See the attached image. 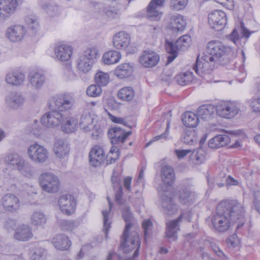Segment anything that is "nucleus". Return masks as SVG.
I'll list each match as a JSON object with an SVG mask.
<instances>
[{"label": "nucleus", "mask_w": 260, "mask_h": 260, "mask_svg": "<svg viewBox=\"0 0 260 260\" xmlns=\"http://www.w3.org/2000/svg\"><path fill=\"white\" fill-rule=\"evenodd\" d=\"M190 37L188 35H184L180 37L174 44L168 41L166 42V49L169 54L168 57L167 63H170L177 56L179 50H185L190 46Z\"/></svg>", "instance_id": "obj_4"}, {"label": "nucleus", "mask_w": 260, "mask_h": 260, "mask_svg": "<svg viewBox=\"0 0 260 260\" xmlns=\"http://www.w3.org/2000/svg\"><path fill=\"white\" fill-rule=\"evenodd\" d=\"M54 53L58 60L64 61L68 60L71 58L73 49L70 46L61 44L55 47Z\"/></svg>", "instance_id": "obj_24"}, {"label": "nucleus", "mask_w": 260, "mask_h": 260, "mask_svg": "<svg viewBox=\"0 0 260 260\" xmlns=\"http://www.w3.org/2000/svg\"><path fill=\"white\" fill-rule=\"evenodd\" d=\"M58 204L61 212L69 215L74 212L76 201L72 195L63 194L58 200Z\"/></svg>", "instance_id": "obj_16"}, {"label": "nucleus", "mask_w": 260, "mask_h": 260, "mask_svg": "<svg viewBox=\"0 0 260 260\" xmlns=\"http://www.w3.org/2000/svg\"><path fill=\"white\" fill-rule=\"evenodd\" d=\"M197 137L195 130L186 129L182 138L183 143L186 144H191L197 142Z\"/></svg>", "instance_id": "obj_47"}, {"label": "nucleus", "mask_w": 260, "mask_h": 260, "mask_svg": "<svg viewBox=\"0 0 260 260\" xmlns=\"http://www.w3.org/2000/svg\"><path fill=\"white\" fill-rule=\"evenodd\" d=\"M39 4L50 16H54L58 13V7L46 2V0H39Z\"/></svg>", "instance_id": "obj_44"}, {"label": "nucleus", "mask_w": 260, "mask_h": 260, "mask_svg": "<svg viewBox=\"0 0 260 260\" xmlns=\"http://www.w3.org/2000/svg\"><path fill=\"white\" fill-rule=\"evenodd\" d=\"M94 79L98 85L104 86L109 82V75L107 73L99 71L95 74Z\"/></svg>", "instance_id": "obj_46"}, {"label": "nucleus", "mask_w": 260, "mask_h": 260, "mask_svg": "<svg viewBox=\"0 0 260 260\" xmlns=\"http://www.w3.org/2000/svg\"><path fill=\"white\" fill-rule=\"evenodd\" d=\"M63 121V116L57 111L49 112L42 116L41 123L47 127H53L58 125Z\"/></svg>", "instance_id": "obj_13"}, {"label": "nucleus", "mask_w": 260, "mask_h": 260, "mask_svg": "<svg viewBox=\"0 0 260 260\" xmlns=\"http://www.w3.org/2000/svg\"><path fill=\"white\" fill-rule=\"evenodd\" d=\"M47 252L38 243L30 244L28 255L31 260H44L46 258Z\"/></svg>", "instance_id": "obj_23"}, {"label": "nucleus", "mask_w": 260, "mask_h": 260, "mask_svg": "<svg viewBox=\"0 0 260 260\" xmlns=\"http://www.w3.org/2000/svg\"><path fill=\"white\" fill-rule=\"evenodd\" d=\"M3 203L4 207L8 211H12L14 206L16 204V199L15 195L7 194L3 197Z\"/></svg>", "instance_id": "obj_45"}, {"label": "nucleus", "mask_w": 260, "mask_h": 260, "mask_svg": "<svg viewBox=\"0 0 260 260\" xmlns=\"http://www.w3.org/2000/svg\"><path fill=\"white\" fill-rule=\"evenodd\" d=\"M96 121L89 113L82 115L79 122V126L85 132H88L91 129H95V133H92V136L96 138L101 134V128L96 126Z\"/></svg>", "instance_id": "obj_11"}, {"label": "nucleus", "mask_w": 260, "mask_h": 260, "mask_svg": "<svg viewBox=\"0 0 260 260\" xmlns=\"http://www.w3.org/2000/svg\"><path fill=\"white\" fill-rule=\"evenodd\" d=\"M25 21L30 29L32 30H37L39 28V24L36 16H28L25 17Z\"/></svg>", "instance_id": "obj_52"}, {"label": "nucleus", "mask_w": 260, "mask_h": 260, "mask_svg": "<svg viewBox=\"0 0 260 260\" xmlns=\"http://www.w3.org/2000/svg\"><path fill=\"white\" fill-rule=\"evenodd\" d=\"M105 158L103 149L99 146H94L89 153L90 164L94 167L100 166Z\"/></svg>", "instance_id": "obj_20"}, {"label": "nucleus", "mask_w": 260, "mask_h": 260, "mask_svg": "<svg viewBox=\"0 0 260 260\" xmlns=\"http://www.w3.org/2000/svg\"><path fill=\"white\" fill-rule=\"evenodd\" d=\"M111 182L113 184V187L114 190H116L117 188L122 187L120 182L121 178L118 175V173H116L115 170L113 171V175L111 177Z\"/></svg>", "instance_id": "obj_59"}, {"label": "nucleus", "mask_w": 260, "mask_h": 260, "mask_svg": "<svg viewBox=\"0 0 260 260\" xmlns=\"http://www.w3.org/2000/svg\"><path fill=\"white\" fill-rule=\"evenodd\" d=\"M78 120L75 117L67 118L61 125L62 131L67 133H73L77 127Z\"/></svg>", "instance_id": "obj_38"}, {"label": "nucleus", "mask_w": 260, "mask_h": 260, "mask_svg": "<svg viewBox=\"0 0 260 260\" xmlns=\"http://www.w3.org/2000/svg\"><path fill=\"white\" fill-rule=\"evenodd\" d=\"M174 78V76L171 71H164L161 75L162 81L166 82L168 84H170Z\"/></svg>", "instance_id": "obj_62"}, {"label": "nucleus", "mask_w": 260, "mask_h": 260, "mask_svg": "<svg viewBox=\"0 0 260 260\" xmlns=\"http://www.w3.org/2000/svg\"><path fill=\"white\" fill-rule=\"evenodd\" d=\"M124 130L118 127H114L108 131V136L112 139V138H116L117 136L120 137L121 135L125 134Z\"/></svg>", "instance_id": "obj_56"}, {"label": "nucleus", "mask_w": 260, "mask_h": 260, "mask_svg": "<svg viewBox=\"0 0 260 260\" xmlns=\"http://www.w3.org/2000/svg\"><path fill=\"white\" fill-rule=\"evenodd\" d=\"M183 214H181L175 220L166 223V237L170 241H175L177 239V233L179 230V223L182 221Z\"/></svg>", "instance_id": "obj_18"}, {"label": "nucleus", "mask_w": 260, "mask_h": 260, "mask_svg": "<svg viewBox=\"0 0 260 260\" xmlns=\"http://www.w3.org/2000/svg\"><path fill=\"white\" fill-rule=\"evenodd\" d=\"M6 81L10 85H15L16 82V72L13 71L7 74Z\"/></svg>", "instance_id": "obj_60"}, {"label": "nucleus", "mask_w": 260, "mask_h": 260, "mask_svg": "<svg viewBox=\"0 0 260 260\" xmlns=\"http://www.w3.org/2000/svg\"><path fill=\"white\" fill-rule=\"evenodd\" d=\"M230 143V138L226 134L217 135L209 142V147L212 149H218L225 146Z\"/></svg>", "instance_id": "obj_29"}, {"label": "nucleus", "mask_w": 260, "mask_h": 260, "mask_svg": "<svg viewBox=\"0 0 260 260\" xmlns=\"http://www.w3.org/2000/svg\"><path fill=\"white\" fill-rule=\"evenodd\" d=\"M121 58L120 53L114 50L108 51L104 54L102 59L104 62L107 64H112L119 61Z\"/></svg>", "instance_id": "obj_37"}, {"label": "nucleus", "mask_w": 260, "mask_h": 260, "mask_svg": "<svg viewBox=\"0 0 260 260\" xmlns=\"http://www.w3.org/2000/svg\"><path fill=\"white\" fill-rule=\"evenodd\" d=\"M47 218L45 215L39 211L34 212L31 215V223L35 226H41L45 224Z\"/></svg>", "instance_id": "obj_42"}, {"label": "nucleus", "mask_w": 260, "mask_h": 260, "mask_svg": "<svg viewBox=\"0 0 260 260\" xmlns=\"http://www.w3.org/2000/svg\"><path fill=\"white\" fill-rule=\"evenodd\" d=\"M132 132L131 131L126 132L125 134L121 135L120 137H117L116 138H112L111 139V143L113 144H116L118 143H123L125 139L128 137Z\"/></svg>", "instance_id": "obj_63"}, {"label": "nucleus", "mask_w": 260, "mask_h": 260, "mask_svg": "<svg viewBox=\"0 0 260 260\" xmlns=\"http://www.w3.org/2000/svg\"><path fill=\"white\" fill-rule=\"evenodd\" d=\"M216 112V108L212 105H203L200 106L197 110L199 118L205 120L211 119Z\"/></svg>", "instance_id": "obj_26"}, {"label": "nucleus", "mask_w": 260, "mask_h": 260, "mask_svg": "<svg viewBox=\"0 0 260 260\" xmlns=\"http://www.w3.org/2000/svg\"><path fill=\"white\" fill-rule=\"evenodd\" d=\"M80 56L93 63L99 56V52L95 47H89L84 50Z\"/></svg>", "instance_id": "obj_40"}, {"label": "nucleus", "mask_w": 260, "mask_h": 260, "mask_svg": "<svg viewBox=\"0 0 260 260\" xmlns=\"http://www.w3.org/2000/svg\"><path fill=\"white\" fill-rule=\"evenodd\" d=\"M176 78L179 84L184 86L191 82L193 76L191 72H187L177 75Z\"/></svg>", "instance_id": "obj_48"}, {"label": "nucleus", "mask_w": 260, "mask_h": 260, "mask_svg": "<svg viewBox=\"0 0 260 260\" xmlns=\"http://www.w3.org/2000/svg\"><path fill=\"white\" fill-rule=\"evenodd\" d=\"M231 219L225 213L222 206L219 204L217 206L216 212L212 216V224L214 228L219 232L226 231L230 226Z\"/></svg>", "instance_id": "obj_5"}, {"label": "nucleus", "mask_w": 260, "mask_h": 260, "mask_svg": "<svg viewBox=\"0 0 260 260\" xmlns=\"http://www.w3.org/2000/svg\"><path fill=\"white\" fill-rule=\"evenodd\" d=\"M39 183L43 190L49 193L56 192L59 187L60 182L57 176L52 173L45 172L40 175Z\"/></svg>", "instance_id": "obj_6"}, {"label": "nucleus", "mask_w": 260, "mask_h": 260, "mask_svg": "<svg viewBox=\"0 0 260 260\" xmlns=\"http://www.w3.org/2000/svg\"><path fill=\"white\" fill-rule=\"evenodd\" d=\"M7 37L12 42L16 41V25L15 24L9 26L6 31Z\"/></svg>", "instance_id": "obj_54"}, {"label": "nucleus", "mask_w": 260, "mask_h": 260, "mask_svg": "<svg viewBox=\"0 0 260 260\" xmlns=\"http://www.w3.org/2000/svg\"><path fill=\"white\" fill-rule=\"evenodd\" d=\"M191 160L196 165L201 164L204 160V157L200 154L199 152L193 153L191 155Z\"/></svg>", "instance_id": "obj_64"}, {"label": "nucleus", "mask_w": 260, "mask_h": 260, "mask_svg": "<svg viewBox=\"0 0 260 260\" xmlns=\"http://www.w3.org/2000/svg\"><path fill=\"white\" fill-rule=\"evenodd\" d=\"M165 0H152L147 7V16L152 20L159 19L161 16L160 9L164 7Z\"/></svg>", "instance_id": "obj_19"}, {"label": "nucleus", "mask_w": 260, "mask_h": 260, "mask_svg": "<svg viewBox=\"0 0 260 260\" xmlns=\"http://www.w3.org/2000/svg\"><path fill=\"white\" fill-rule=\"evenodd\" d=\"M227 22L225 13L221 10H216L208 15V23L212 29L216 31L223 29Z\"/></svg>", "instance_id": "obj_10"}, {"label": "nucleus", "mask_w": 260, "mask_h": 260, "mask_svg": "<svg viewBox=\"0 0 260 260\" xmlns=\"http://www.w3.org/2000/svg\"><path fill=\"white\" fill-rule=\"evenodd\" d=\"M30 84L36 88H40L45 82L44 75L38 70H32L28 75Z\"/></svg>", "instance_id": "obj_30"}, {"label": "nucleus", "mask_w": 260, "mask_h": 260, "mask_svg": "<svg viewBox=\"0 0 260 260\" xmlns=\"http://www.w3.org/2000/svg\"><path fill=\"white\" fill-rule=\"evenodd\" d=\"M33 237L31 228L26 224L20 225L17 228V240L27 241Z\"/></svg>", "instance_id": "obj_33"}, {"label": "nucleus", "mask_w": 260, "mask_h": 260, "mask_svg": "<svg viewBox=\"0 0 260 260\" xmlns=\"http://www.w3.org/2000/svg\"><path fill=\"white\" fill-rule=\"evenodd\" d=\"M159 56L155 52L151 50L143 51L139 56L140 63L145 68H152L155 67L159 61Z\"/></svg>", "instance_id": "obj_15"}, {"label": "nucleus", "mask_w": 260, "mask_h": 260, "mask_svg": "<svg viewBox=\"0 0 260 260\" xmlns=\"http://www.w3.org/2000/svg\"><path fill=\"white\" fill-rule=\"evenodd\" d=\"M27 155L32 161L37 163L45 162L49 157L47 150L37 143L31 144L28 147Z\"/></svg>", "instance_id": "obj_9"}, {"label": "nucleus", "mask_w": 260, "mask_h": 260, "mask_svg": "<svg viewBox=\"0 0 260 260\" xmlns=\"http://www.w3.org/2000/svg\"><path fill=\"white\" fill-rule=\"evenodd\" d=\"M186 24V21L181 15H174L170 18L169 27L174 31H182L184 29Z\"/></svg>", "instance_id": "obj_27"}, {"label": "nucleus", "mask_w": 260, "mask_h": 260, "mask_svg": "<svg viewBox=\"0 0 260 260\" xmlns=\"http://www.w3.org/2000/svg\"><path fill=\"white\" fill-rule=\"evenodd\" d=\"M209 55L213 56L217 62L222 64L229 62L234 54V50L217 40L209 42L207 46Z\"/></svg>", "instance_id": "obj_2"}, {"label": "nucleus", "mask_w": 260, "mask_h": 260, "mask_svg": "<svg viewBox=\"0 0 260 260\" xmlns=\"http://www.w3.org/2000/svg\"><path fill=\"white\" fill-rule=\"evenodd\" d=\"M70 149L69 144L63 140L59 139L55 141L53 152L59 159H66L69 155Z\"/></svg>", "instance_id": "obj_21"}, {"label": "nucleus", "mask_w": 260, "mask_h": 260, "mask_svg": "<svg viewBox=\"0 0 260 260\" xmlns=\"http://www.w3.org/2000/svg\"><path fill=\"white\" fill-rule=\"evenodd\" d=\"M159 192L161 206L166 214L171 215L176 213L178 208L173 201L172 195L162 190H159Z\"/></svg>", "instance_id": "obj_14"}, {"label": "nucleus", "mask_w": 260, "mask_h": 260, "mask_svg": "<svg viewBox=\"0 0 260 260\" xmlns=\"http://www.w3.org/2000/svg\"><path fill=\"white\" fill-rule=\"evenodd\" d=\"M52 244L58 250H66L70 247L71 241L67 236L60 234L53 238Z\"/></svg>", "instance_id": "obj_28"}, {"label": "nucleus", "mask_w": 260, "mask_h": 260, "mask_svg": "<svg viewBox=\"0 0 260 260\" xmlns=\"http://www.w3.org/2000/svg\"><path fill=\"white\" fill-rule=\"evenodd\" d=\"M76 61V67L78 71L83 74L87 73L91 69L93 64L81 56H79Z\"/></svg>", "instance_id": "obj_39"}, {"label": "nucleus", "mask_w": 260, "mask_h": 260, "mask_svg": "<svg viewBox=\"0 0 260 260\" xmlns=\"http://www.w3.org/2000/svg\"><path fill=\"white\" fill-rule=\"evenodd\" d=\"M135 91L131 87H124L119 90L117 96L121 100L129 101L133 99Z\"/></svg>", "instance_id": "obj_43"}, {"label": "nucleus", "mask_w": 260, "mask_h": 260, "mask_svg": "<svg viewBox=\"0 0 260 260\" xmlns=\"http://www.w3.org/2000/svg\"><path fill=\"white\" fill-rule=\"evenodd\" d=\"M122 215L126 223V225L122 237L121 247L124 252L126 253H129L135 248H137L133 254V258H135L139 254L140 242L139 241V237L138 233L133 232L130 236H128V231L135 221L129 206H124L123 207L122 209Z\"/></svg>", "instance_id": "obj_1"}, {"label": "nucleus", "mask_w": 260, "mask_h": 260, "mask_svg": "<svg viewBox=\"0 0 260 260\" xmlns=\"http://www.w3.org/2000/svg\"><path fill=\"white\" fill-rule=\"evenodd\" d=\"M188 0H171L170 8L174 11L183 10L187 5Z\"/></svg>", "instance_id": "obj_50"}, {"label": "nucleus", "mask_w": 260, "mask_h": 260, "mask_svg": "<svg viewBox=\"0 0 260 260\" xmlns=\"http://www.w3.org/2000/svg\"><path fill=\"white\" fill-rule=\"evenodd\" d=\"M6 161L8 167L12 169H15L16 165V155L15 153L9 154L6 158Z\"/></svg>", "instance_id": "obj_57"}, {"label": "nucleus", "mask_w": 260, "mask_h": 260, "mask_svg": "<svg viewBox=\"0 0 260 260\" xmlns=\"http://www.w3.org/2000/svg\"><path fill=\"white\" fill-rule=\"evenodd\" d=\"M17 171L23 176L28 178L31 177L34 174L31 165L22 158H17Z\"/></svg>", "instance_id": "obj_31"}, {"label": "nucleus", "mask_w": 260, "mask_h": 260, "mask_svg": "<svg viewBox=\"0 0 260 260\" xmlns=\"http://www.w3.org/2000/svg\"><path fill=\"white\" fill-rule=\"evenodd\" d=\"M182 121L183 123L187 127H195L199 122V118L198 115L193 112H185L182 115Z\"/></svg>", "instance_id": "obj_35"}, {"label": "nucleus", "mask_w": 260, "mask_h": 260, "mask_svg": "<svg viewBox=\"0 0 260 260\" xmlns=\"http://www.w3.org/2000/svg\"><path fill=\"white\" fill-rule=\"evenodd\" d=\"M252 111L260 114V98H253L250 103Z\"/></svg>", "instance_id": "obj_58"}, {"label": "nucleus", "mask_w": 260, "mask_h": 260, "mask_svg": "<svg viewBox=\"0 0 260 260\" xmlns=\"http://www.w3.org/2000/svg\"><path fill=\"white\" fill-rule=\"evenodd\" d=\"M76 103L73 94L64 93L57 96L54 100L56 108L59 111H65L74 108Z\"/></svg>", "instance_id": "obj_12"}, {"label": "nucleus", "mask_w": 260, "mask_h": 260, "mask_svg": "<svg viewBox=\"0 0 260 260\" xmlns=\"http://www.w3.org/2000/svg\"><path fill=\"white\" fill-rule=\"evenodd\" d=\"M216 108L217 115L228 119L235 117L240 110L238 104L232 101L220 102L216 106Z\"/></svg>", "instance_id": "obj_7"}, {"label": "nucleus", "mask_w": 260, "mask_h": 260, "mask_svg": "<svg viewBox=\"0 0 260 260\" xmlns=\"http://www.w3.org/2000/svg\"><path fill=\"white\" fill-rule=\"evenodd\" d=\"M16 10V0H0V22L14 14Z\"/></svg>", "instance_id": "obj_17"}, {"label": "nucleus", "mask_w": 260, "mask_h": 260, "mask_svg": "<svg viewBox=\"0 0 260 260\" xmlns=\"http://www.w3.org/2000/svg\"><path fill=\"white\" fill-rule=\"evenodd\" d=\"M170 126V122L168 121L167 122V126L166 129V131L162 134L160 135L156 136L154 137L151 140L149 141L148 143L146 144V147L149 145L150 144H151L152 142L158 141L159 140H160L161 139H164L165 140H166L167 139L168 136V129Z\"/></svg>", "instance_id": "obj_61"}, {"label": "nucleus", "mask_w": 260, "mask_h": 260, "mask_svg": "<svg viewBox=\"0 0 260 260\" xmlns=\"http://www.w3.org/2000/svg\"><path fill=\"white\" fill-rule=\"evenodd\" d=\"M179 202L184 205L191 204L196 199L194 192L187 187H182L178 191Z\"/></svg>", "instance_id": "obj_25"}, {"label": "nucleus", "mask_w": 260, "mask_h": 260, "mask_svg": "<svg viewBox=\"0 0 260 260\" xmlns=\"http://www.w3.org/2000/svg\"><path fill=\"white\" fill-rule=\"evenodd\" d=\"M133 72V68L129 63L118 66L115 70L114 74L120 79L129 77Z\"/></svg>", "instance_id": "obj_36"}, {"label": "nucleus", "mask_w": 260, "mask_h": 260, "mask_svg": "<svg viewBox=\"0 0 260 260\" xmlns=\"http://www.w3.org/2000/svg\"><path fill=\"white\" fill-rule=\"evenodd\" d=\"M161 177L163 182L168 186H171L175 179V173L172 167L165 166L161 168Z\"/></svg>", "instance_id": "obj_32"}, {"label": "nucleus", "mask_w": 260, "mask_h": 260, "mask_svg": "<svg viewBox=\"0 0 260 260\" xmlns=\"http://www.w3.org/2000/svg\"><path fill=\"white\" fill-rule=\"evenodd\" d=\"M59 224L63 231H72L75 227V222L73 220H60Z\"/></svg>", "instance_id": "obj_53"}, {"label": "nucleus", "mask_w": 260, "mask_h": 260, "mask_svg": "<svg viewBox=\"0 0 260 260\" xmlns=\"http://www.w3.org/2000/svg\"><path fill=\"white\" fill-rule=\"evenodd\" d=\"M228 216L231 221L234 222L241 220V223L237 226V229L241 228L244 224L245 210L243 204L237 200L221 202L219 203Z\"/></svg>", "instance_id": "obj_3"}, {"label": "nucleus", "mask_w": 260, "mask_h": 260, "mask_svg": "<svg viewBox=\"0 0 260 260\" xmlns=\"http://www.w3.org/2000/svg\"><path fill=\"white\" fill-rule=\"evenodd\" d=\"M131 44L130 36L124 31H120L113 38V46L117 49L126 48Z\"/></svg>", "instance_id": "obj_22"}, {"label": "nucleus", "mask_w": 260, "mask_h": 260, "mask_svg": "<svg viewBox=\"0 0 260 260\" xmlns=\"http://www.w3.org/2000/svg\"><path fill=\"white\" fill-rule=\"evenodd\" d=\"M102 93L101 87L97 84H92L88 87L86 89L87 95L91 97H97Z\"/></svg>", "instance_id": "obj_51"}, {"label": "nucleus", "mask_w": 260, "mask_h": 260, "mask_svg": "<svg viewBox=\"0 0 260 260\" xmlns=\"http://www.w3.org/2000/svg\"><path fill=\"white\" fill-rule=\"evenodd\" d=\"M152 226L153 224L150 219H147L143 221L142 223V228L144 230L145 239H146V238L149 237L151 233Z\"/></svg>", "instance_id": "obj_55"}, {"label": "nucleus", "mask_w": 260, "mask_h": 260, "mask_svg": "<svg viewBox=\"0 0 260 260\" xmlns=\"http://www.w3.org/2000/svg\"><path fill=\"white\" fill-rule=\"evenodd\" d=\"M215 62L216 61L211 55H206L201 58L198 56L196 63L193 66V70L197 74L203 76L210 73L214 69Z\"/></svg>", "instance_id": "obj_8"}, {"label": "nucleus", "mask_w": 260, "mask_h": 260, "mask_svg": "<svg viewBox=\"0 0 260 260\" xmlns=\"http://www.w3.org/2000/svg\"><path fill=\"white\" fill-rule=\"evenodd\" d=\"M238 31H239L242 34V37L247 38L251 34L249 30L244 27V23L241 22L240 26L237 28H235L229 36V39L235 44H236L239 41L240 38Z\"/></svg>", "instance_id": "obj_34"}, {"label": "nucleus", "mask_w": 260, "mask_h": 260, "mask_svg": "<svg viewBox=\"0 0 260 260\" xmlns=\"http://www.w3.org/2000/svg\"><path fill=\"white\" fill-rule=\"evenodd\" d=\"M2 251L4 256L1 257V260H8L9 258H12V260H16V257L14 254L15 252V247L14 245H6L3 249Z\"/></svg>", "instance_id": "obj_49"}, {"label": "nucleus", "mask_w": 260, "mask_h": 260, "mask_svg": "<svg viewBox=\"0 0 260 260\" xmlns=\"http://www.w3.org/2000/svg\"><path fill=\"white\" fill-rule=\"evenodd\" d=\"M107 200L109 203V210H104L102 212L103 216V222H104V228L103 230L105 234L106 238L108 237V231L111 228V221H109V214L112 209V204L110 202V199L109 197H107Z\"/></svg>", "instance_id": "obj_41"}]
</instances>
